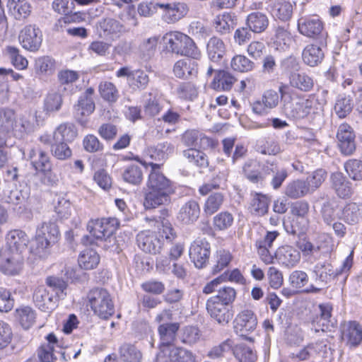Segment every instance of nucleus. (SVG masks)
<instances>
[{
	"label": "nucleus",
	"mask_w": 362,
	"mask_h": 362,
	"mask_svg": "<svg viewBox=\"0 0 362 362\" xmlns=\"http://www.w3.org/2000/svg\"><path fill=\"white\" fill-rule=\"evenodd\" d=\"M138 246L146 253L156 255L160 253L163 243L157 235L150 230L140 232L136 237Z\"/></svg>",
	"instance_id": "obj_12"
},
{
	"label": "nucleus",
	"mask_w": 362,
	"mask_h": 362,
	"mask_svg": "<svg viewBox=\"0 0 362 362\" xmlns=\"http://www.w3.org/2000/svg\"><path fill=\"white\" fill-rule=\"evenodd\" d=\"M224 202V195L221 192H215L209 196L204 206V211L208 215L216 212Z\"/></svg>",
	"instance_id": "obj_52"
},
{
	"label": "nucleus",
	"mask_w": 362,
	"mask_h": 362,
	"mask_svg": "<svg viewBox=\"0 0 362 362\" xmlns=\"http://www.w3.org/2000/svg\"><path fill=\"white\" fill-rule=\"evenodd\" d=\"M16 316L25 329L30 328L35 322L36 314L30 307L25 306L16 310Z\"/></svg>",
	"instance_id": "obj_51"
},
{
	"label": "nucleus",
	"mask_w": 362,
	"mask_h": 362,
	"mask_svg": "<svg viewBox=\"0 0 362 362\" xmlns=\"http://www.w3.org/2000/svg\"><path fill=\"white\" fill-rule=\"evenodd\" d=\"M199 214L200 208L197 202L189 200L181 206L177 219L182 224L190 225L197 221Z\"/></svg>",
	"instance_id": "obj_18"
},
{
	"label": "nucleus",
	"mask_w": 362,
	"mask_h": 362,
	"mask_svg": "<svg viewBox=\"0 0 362 362\" xmlns=\"http://www.w3.org/2000/svg\"><path fill=\"white\" fill-rule=\"evenodd\" d=\"M361 217L362 211L356 203H349L342 209L341 218L349 224L358 223Z\"/></svg>",
	"instance_id": "obj_45"
},
{
	"label": "nucleus",
	"mask_w": 362,
	"mask_h": 362,
	"mask_svg": "<svg viewBox=\"0 0 362 362\" xmlns=\"http://www.w3.org/2000/svg\"><path fill=\"white\" fill-rule=\"evenodd\" d=\"M182 141L186 146H198L203 148L210 147L212 145V141L210 138L195 129L186 131L182 134Z\"/></svg>",
	"instance_id": "obj_24"
},
{
	"label": "nucleus",
	"mask_w": 362,
	"mask_h": 362,
	"mask_svg": "<svg viewBox=\"0 0 362 362\" xmlns=\"http://www.w3.org/2000/svg\"><path fill=\"white\" fill-rule=\"evenodd\" d=\"M268 10L273 17L286 21L292 16L293 5L286 0H269Z\"/></svg>",
	"instance_id": "obj_20"
},
{
	"label": "nucleus",
	"mask_w": 362,
	"mask_h": 362,
	"mask_svg": "<svg viewBox=\"0 0 362 362\" xmlns=\"http://www.w3.org/2000/svg\"><path fill=\"white\" fill-rule=\"evenodd\" d=\"M163 9V19L168 23H173L182 18L187 13L188 8L184 3L160 4Z\"/></svg>",
	"instance_id": "obj_17"
},
{
	"label": "nucleus",
	"mask_w": 362,
	"mask_h": 362,
	"mask_svg": "<svg viewBox=\"0 0 362 362\" xmlns=\"http://www.w3.org/2000/svg\"><path fill=\"white\" fill-rule=\"evenodd\" d=\"M173 152L174 146L168 141L149 146L146 150V155L156 161H165Z\"/></svg>",
	"instance_id": "obj_28"
},
{
	"label": "nucleus",
	"mask_w": 362,
	"mask_h": 362,
	"mask_svg": "<svg viewBox=\"0 0 362 362\" xmlns=\"http://www.w3.org/2000/svg\"><path fill=\"white\" fill-rule=\"evenodd\" d=\"M23 259L17 249L3 247L0 249V271L10 276L20 273L23 268Z\"/></svg>",
	"instance_id": "obj_7"
},
{
	"label": "nucleus",
	"mask_w": 362,
	"mask_h": 362,
	"mask_svg": "<svg viewBox=\"0 0 362 362\" xmlns=\"http://www.w3.org/2000/svg\"><path fill=\"white\" fill-rule=\"evenodd\" d=\"M76 117L78 122L84 128L88 127V117L95 110V103L93 99L79 98L78 103L75 105Z\"/></svg>",
	"instance_id": "obj_22"
},
{
	"label": "nucleus",
	"mask_w": 362,
	"mask_h": 362,
	"mask_svg": "<svg viewBox=\"0 0 362 362\" xmlns=\"http://www.w3.org/2000/svg\"><path fill=\"white\" fill-rule=\"evenodd\" d=\"M29 243V238L27 234L21 230H12L6 235V245L4 247H9L12 249H17L18 252L26 247Z\"/></svg>",
	"instance_id": "obj_32"
},
{
	"label": "nucleus",
	"mask_w": 362,
	"mask_h": 362,
	"mask_svg": "<svg viewBox=\"0 0 362 362\" xmlns=\"http://www.w3.org/2000/svg\"><path fill=\"white\" fill-rule=\"evenodd\" d=\"M341 339L351 347L358 346L362 341V327L355 322H345L341 326Z\"/></svg>",
	"instance_id": "obj_15"
},
{
	"label": "nucleus",
	"mask_w": 362,
	"mask_h": 362,
	"mask_svg": "<svg viewBox=\"0 0 362 362\" xmlns=\"http://www.w3.org/2000/svg\"><path fill=\"white\" fill-rule=\"evenodd\" d=\"M78 262L81 268L93 269L100 262V256L95 250L86 248L80 253Z\"/></svg>",
	"instance_id": "obj_39"
},
{
	"label": "nucleus",
	"mask_w": 362,
	"mask_h": 362,
	"mask_svg": "<svg viewBox=\"0 0 362 362\" xmlns=\"http://www.w3.org/2000/svg\"><path fill=\"white\" fill-rule=\"evenodd\" d=\"M8 12L18 21L23 20L30 16L31 6L27 0H7Z\"/></svg>",
	"instance_id": "obj_29"
},
{
	"label": "nucleus",
	"mask_w": 362,
	"mask_h": 362,
	"mask_svg": "<svg viewBox=\"0 0 362 362\" xmlns=\"http://www.w3.org/2000/svg\"><path fill=\"white\" fill-rule=\"evenodd\" d=\"M123 179L125 182L132 185H139L143 180L141 168L137 165L129 166L123 173Z\"/></svg>",
	"instance_id": "obj_59"
},
{
	"label": "nucleus",
	"mask_w": 362,
	"mask_h": 362,
	"mask_svg": "<svg viewBox=\"0 0 362 362\" xmlns=\"http://www.w3.org/2000/svg\"><path fill=\"white\" fill-rule=\"evenodd\" d=\"M98 89L100 96L106 101L113 103L119 98V92L116 86L112 82H101Z\"/></svg>",
	"instance_id": "obj_54"
},
{
	"label": "nucleus",
	"mask_w": 362,
	"mask_h": 362,
	"mask_svg": "<svg viewBox=\"0 0 362 362\" xmlns=\"http://www.w3.org/2000/svg\"><path fill=\"white\" fill-rule=\"evenodd\" d=\"M269 203V199L267 195L255 193L250 202V213L257 216L264 215L268 211Z\"/></svg>",
	"instance_id": "obj_44"
},
{
	"label": "nucleus",
	"mask_w": 362,
	"mask_h": 362,
	"mask_svg": "<svg viewBox=\"0 0 362 362\" xmlns=\"http://www.w3.org/2000/svg\"><path fill=\"white\" fill-rule=\"evenodd\" d=\"M292 42L291 35L284 28L279 27L276 30L274 44L277 46V49L284 50Z\"/></svg>",
	"instance_id": "obj_61"
},
{
	"label": "nucleus",
	"mask_w": 362,
	"mask_h": 362,
	"mask_svg": "<svg viewBox=\"0 0 362 362\" xmlns=\"http://www.w3.org/2000/svg\"><path fill=\"white\" fill-rule=\"evenodd\" d=\"M100 30L103 32L100 33L101 36L104 37H114L119 33L126 30L125 26L113 18H105L99 23Z\"/></svg>",
	"instance_id": "obj_33"
},
{
	"label": "nucleus",
	"mask_w": 362,
	"mask_h": 362,
	"mask_svg": "<svg viewBox=\"0 0 362 362\" xmlns=\"http://www.w3.org/2000/svg\"><path fill=\"white\" fill-rule=\"evenodd\" d=\"M354 102L351 96L339 95L335 101L334 111L339 118L347 117L352 111Z\"/></svg>",
	"instance_id": "obj_41"
},
{
	"label": "nucleus",
	"mask_w": 362,
	"mask_h": 362,
	"mask_svg": "<svg viewBox=\"0 0 362 362\" xmlns=\"http://www.w3.org/2000/svg\"><path fill=\"white\" fill-rule=\"evenodd\" d=\"M337 138L342 153L350 155L355 151V134L351 126L347 124H341L338 128Z\"/></svg>",
	"instance_id": "obj_13"
},
{
	"label": "nucleus",
	"mask_w": 362,
	"mask_h": 362,
	"mask_svg": "<svg viewBox=\"0 0 362 362\" xmlns=\"http://www.w3.org/2000/svg\"><path fill=\"white\" fill-rule=\"evenodd\" d=\"M289 83L292 87L303 91H309L313 86V79L303 72H291Z\"/></svg>",
	"instance_id": "obj_42"
},
{
	"label": "nucleus",
	"mask_w": 362,
	"mask_h": 362,
	"mask_svg": "<svg viewBox=\"0 0 362 362\" xmlns=\"http://www.w3.org/2000/svg\"><path fill=\"white\" fill-rule=\"evenodd\" d=\"M62 104V95L57 92L49 93L45 99V109L48 112L57 111Z\"/></svg>",
	"instance_id": "obj_64"
},
{
	"label": "nucleus",
	"mask_w": 362,
	"mask_h": 362,
	"mask_svg": "<svg viewBox=\"0 0 362 362\" xmlns=\"http://www.w3.org/2000/svg\"><path fill=\"white\" fill-rule=\"evenodd\" d=\"M195 59L190 57L177 61L173 67L175 76L187 78L191 76H196L198 72V64Z\"/></svg>",
	"instance_id": "obj_25"
},
{
	"label": "nucleus",
	"mask_w": 362,
	"mask_h": 362,
	"mask_svg": "<svg viewBox=\"0 0 362 362\" xmlns=\"http://www.w3.org/2000/svg\"><path fill=\"white\" fill-rule=\"evenodd\" d=\"M279 100V95L275 90H267L262 95V100H257L254 103L252 110L258 115L265 114L269 110L276 107Z\"/></svg>",
	"instance_id": "obj_21"
},
{
	"label": "nucleus",
	"mask_w": 362,
	"mask_h": 362,
	"mask_svg": "<svg viewBox=\"0 0 362 362\" xmlns=\"http://www.w3.org/2000/svg\"><path fill=\"white\" fill-rule=\"evenodd\" d=\"M120 358L123 362H140L141 353L134 345L124 344L119 348Z\"/></svg>",
	"instance_id": "obj_48"
},
{
	"label": "nucleus",
	"mask_w": 362,
	"mask_h": 362,
	"mask_svg": "<svg viewBox=\"0 0 362 362\" xmlns=\"http://www.w3.org/2000/svg\"><path fill=\"white\" fill-rule=\"evenodd\" d=\"M233 223V217L231 214L224 211L221 212L214 217V227L219 230H224L230 228Z\"/></svg>",
	"instance_id": "obj_60"
},
{
	"label": "nucleus",
	"mask_w": 362,
	"mask_h": 362,
	"mask_svg": "<svg viewBox=\"0 0 362 362\" xmlns=\"http://www.w3.org/2000/svg\"><path fill=\"white\" fill-rule=\"evenodd\" d=\"M184 156L188 159L189 162L194 163L199 167H206L208 165V160L206 155L194 148H190L183 151Z\"/></svg>",
	"instance_id": "obj_58"
},
{
	"label": "nucleus",
	"mask_w": 362,
	"mask_h": 362,
	"mask_svg": "<svg viewBox=\"0 0 362 362\" xmlns=\"http://www.w3.org/2000/svg\"><path fill=\"white\" fill-rule=\"evenodd\" d=\"M47 343L42 344L38 351V357L41 362H53L56 357L54 355L55 346H58V340L53 334H49L46 337Z\"/></svg>",
	"instance_id": "obj_34"
},
{
	"label": "nucleus",
	"mask_w": 362,
	"mask_h": 362,
	"mask_svg": "<svg viewBox=\"0 0 362 362\" xmlns=\"http://www.w3.org/2000/svg\"><path fill=\"white\" fill-rule=\"evenodd\" d=\"M164 49L167 52L199 59L201 52L194 41L187 35L175 31L166 33L163 37Z\"/></svg>",
	"instance_id": "obj_3"
},
{
	"label": "nucleus",
	"mask_w": 362,
	"mask_h": 362,
	"mask_svg": "<svg viewBox=\"0 0 362 362\" xmlns=\"http://www.w3.org/2000/svg\"><path fill=\"white\" fill-rule=\"evenodd\" d=\"M332 187L339 197H349L352 194L351 184L341 173H333L331 176Z\"/></svg>",
	"instance_id": "obj_31"
},
{
	"label": "nucleus",
	"mask_w": 362,
	"mask_h": 362,
	"mask_svg": "<svg viewBox=\"0 0 362 362\" xmlns=\"http://www.w3.org/2000/svg\"><path fill=\"white\" fill-rule=\"evenodd\" d=\"M249 314L247 310L240 313L234 320V332L241 340L249 339Z\"/></svg>",
	"instance_id": "obj_40"
},
{
	"label": "nucleus",
	"mask_w": 362,
	"mask_h": 362,
	"mask_svg": "<svg viewBox=\"0 0 362 362\" xmlns=\"http://www.w3.org/2000/svg\"><path fill=\"white\" fill-rule=\"evenodd\" d=\"M235 23L233 16L228 13H224L221 15H218L214 20V28L216 30L221 34L230 33Z\"/></svg>",
	"instance_id": "obj_49"
},
{
	"label": "nucleus",
	"mask_w": 362,
	"mask_h": 362,
	"mask_svg": "<svg viewBox=\"0 0 362 362\" xmlns=\"http://www.w3.org/2000/svg\"><path fill=\"white\" fill-rule=\"evenodd\" d=\"M31 164L37 171L45 174L50 172L52 164L48 155L40 149L31 150L29 156Z\"/></svg>",
	"instance_id": "obj_30"
},
{
	"label": "nucleus",
	"mask_w": 362,
	"mask_h": 362,
	"mask_svg": "<svg viewBox=\"0 0 362 362\" xmlns=\"http://www.w3.org/2000/svg\"><path fill=\"white\" fill-rule=\"evenodd\" d=\"M298 28L302 35L308 37H315L321 33L323 25L316 17L304 18L298 21Z\"/></svg>",
	"instance_id": "obj_23"
},
{
	"label": "nucleus",
	"mask_w": 362,
	"mask_h": 362,
	"mask_svg": "<svg viewBox=\"0 0 362 362\" xmlns=\"http://www.w3.org/2000/svg\"><path fill=\"white\" fill-rule=\"evenodd\" d=\"M302 57L306 64L315 66L322 61L324 53L320 47L315 45H308L304 48Z\"/></svg>",
	"instance_id": "obj_37"
},
{
	"label": "nucleus",
	"mask_w": 362,
	"mask_h": 362,
	"mask_svg": "<svg viewBox=\"0 0 362 362\" xmlns=\"http://www.w3.org/2000/svg\"><path fill=\"white\" fill-rule=\"evenodd\" d=\"M325 348L326 345L322 342L312 343L292 353L290 357L297 361H307L315 358Z\"/></svg>",
	"instance_id": "obj_27"
},
{
	"label": "nucleus",
	"mask_w": 362,
	"mask_h": 362,
	"mask_svg": "<svg viewBox=\"0 0 362 362\" xmlns=\"http://www.w3.org/2000/svg\"><path fill=\"white\" fill-rule=\"evenodd\" d=\"M269 25V18L264 13H250V31L256 33L264 32Z\"/></svg>",
	"instance_id": "obj_46"
},
{
	"label": "nucleus",
	"mask_w": 362,
	"mask_h": 362,
	"mask_svg": "<svg viewBox=\"0 0 362 362\" xmlns=\"http://www.w3.org/2000/svg\"><path fill=\"white\" fill-rule=\"evenodd\" d=\"M167 354L172 362H196L195 356L185 349L173 347Z\"/></svg>",
	"instance_id": "obj_50"
},
{
	"label": "nucleus",
	"mask_w": 362,
	"mask_h": 362,
	"mask_svg": "<svg viewBox=\"0 0 362 362\" xmlns=\"http://www.w3.org/2000/svg\"><path fill=\"white\" fill-rule=\"evenodd\" d=\"M309 192L307 182L301 180H293L285 187V194L291 199H298L305 196Z\"/></svg>",
	"instance_id": "obj_38"
},
{
	"label": "nucleus",
	"mask_w": 362,
	"mask_h": 362,
	"mask_svg": "<svg viewBox=\"0 0 362 362\" xmlns=\"http://www.w3.org/2000/svg\"><path fill=\"white\" fill-rule=\"evenodd\" d=\"M314 272L316 275V279L320 282L327 284L330 281L337 273L333 270V267L329 264H317L315 266Z\"/></svg>",
	"instance_id": "obj_53"
},
{
	"label": "nucleus",
	"mask_w": 362,
	"mask_h": 362,
	"mask_svg": "<svg viewBox=\"0 0 362 362\" xmlns=\"http://www.w3.org/2000/svg\"><path fill=\"white\" fill-rule=\"evenodd\" d=\"M217 298H209L206 302V309L210 316L218 324L226 325L232 318L228 305L218 303Z\"/></svg>",
	"instance_id": "obj_16"
},
{
	"label": "nucleus",
	"mask_w": 362,
	"mask_h": 362,
	"mask_svg": "<svg viewBox=\"0 0 362 362\" xmlns=\"http://www.w3.org/2000/svg\"><path fill=\"white\" fill-rule=\"evenodd\" d=\"M207 52L212 61L216 62L219 60L225 53L223 42L218 37H211L207 43Z\"/></svg>",
	"instance_id": "obj_47"
},
{
	"label": "nucleus",
	"mask_w": 362,
	"mask_h": 362,
	"mask_svg": "<svg viewBox=\"0 0 362 362\" xmlns=\"http://www.w3.org/2000/svg\"><path fill=\"white\" fill-rule=\"evenodd\" d=\"M151 169L146 183L144 206L154 209L170 202L175 192L172 182L160 170L161 164L149 163Z\"/></svg>",
	"instance_id": "obj_1"
},
{
	"label": "nucleus",
	"mask_w": 362,
	"mask_h": 362,
	"mask_svg": "<svg viewBox=\"0 0 362 362\" xmlns=\"http://www.w3.org/2000/svg\"><path fill=\"white\" fill-rule=\"evenodd\" d=\"M118 226L119 222L117 218H103L90 220L87 225V229L95 238L104 239L105 241L109 240L111 243L115 241V238L112 235Z\"/></svg>",
	"instance_id": "obj_6"
},
{
	"label": "nucleus",
	"mask_w": 362,
	"mask_h": 362,
	"mask_svg": "<svg viewBox=\"0 0 362 362\" xmlns=\"http://www.w3.org/2000/svg\"><path fill=\"white\" fill-rule=\"evenodd\" d=\"M179 329L177 323H163L158 327L160 335V352L156 356V362H168L167 352L170 350V345L173 343L176 333Z\"/></svg>",
	"instance_id": "obj_8"
},
{
	"label": "nucleus",
	"mask_w": 362,
	"mask_h": 362,
	"mask_svg": "<svg viewBox=\"0 0 362 362\" xmlns=\"http://www.w3.org/2000/svg\"><path fill=\"white\" fill-rule=\"evenodd\" d=\"M235 81V78L230 73L219 70L216 72L211 87L216 90L226 91L230 90Z\"/></svg>",
	"instance_id": "obj_35"
},
{
	"label": "nucleus",
	"mask_w": 362,
	"mask_h": 362,
	"mask_svg": "<svg viewBox=\"0 0 362 362\" xmlns=\"http://www.w3.org/2000/svg\"><path fill=\"white\" fill-rule=\"evenodd\" d=\"M214 258L215 264L212 271L214 274H216L228 265L232 259V256L228 251L219 250L216 252Z\"/></svg>",
	"instance_id": "obj_57"
},
{
	"label": "nucleus",
	"mask_w": 362,
	"mask_h": 362,
	"mask_svg": "<svg viewBox=\"0 0 362 362\" xmlns=\"http://www.w3.org/2000/svg\"><path fill=\"white\" fill-rule=\"evenodd\" d=\"M60 233L58 226L52 221H44L37 226L35 241L30 247L31 252L40 258H45L49 249L57 242Z\"/></svg>",
	"instance_id": "obj_2"
},
{
	"label": "nucleus",
	"mask_w": 362,
	"mask_h": 362,
	"mask_svg": "<svg viewBox=\"0 0 362 362\" xmlns=\"http://www.w3.org/2000/svg\"><path fill=\"white\" fill-rule=\"evenodd\" d=\"M88 300L95 314L107 319L115 311V306L110 293L104 288H94L88 294Z\"/></svg>",
	"instance_id": "obj_4"
},
{
	"label": "nucleus",
	"mask_w": 362,
	"mask_h": 362,
	"mask_svg": "<svg viewBox=\"0 0 362 362\" xmlns=\"http://www.w3.org/2000/svg\"><path fill=\"white\" fill-rule=\"evenodd\" d=\"M276 262L287 268L296 267L300 260V253L293 246L279 247L275 252Z\"/></svg>",
	"instance_id": "obj_14"
},
{
	"label": "nucleus",
	"mask_w": 362,
	"mask_h": 362,
	"mask_svg": "<svg viewBox=\"0 0 362 362\" xmlns=\"http://www.w3.org/2000/svg\"><path fill=\"white\" fill-rule=\"evenodd\" d=\"M320 316H317L313 321V326L316 332L320 330L326 332L334 326L335 322L332 319V307L329 303L319 305Z\"/></svg>",
	"instance_id": "obj_19"
},
{
	"label": "nucleus",
	"mask_w": 362,
	"mask_h": 362,
	"mask_svg": "<svg viewBox=\"0 0 362 362\" xmlns=\"http://www.w3.org/2000/svg\"><path fill=\"white\" fill-rule=\"evenodd\" d=\"M210 252L209 243L205 238H197L191 243L189 256L194 266L198 269H202L208 263Z\"/></svg>",
	"instance_id": "obj_9"
},
{
	"label": "nucleus",
	"mask_w": 362,
	"mask_h": 362,
	"mask_svg": "<svg viewBox=\"0 0 362 362\" xmlns=\"http://www.w3.org/2000/svg\"><path fill=\"white\" fill-rule=\"evenodd\" d=\"M323 103L315 95H309L308 98L299 99L293 103L291 107H286V111L289 117L294 119H302L322 111Z\"/></svg>",
	"instance_id": "obj_5"
},
{
	"label": "nucleus",
	"mask_w": 362,
	"mask_h": 362,
	"mask_svg": "<svg viewBox=\"0 0 362 362\" xmlns=\"http://www.w3.org/2000/svg\"><path fill=\"white\" fill-rule=\"evenodd\" d=\"M117 78H127V81L133 90H144L149 82L148 74L141 69L132 70L129 66H123L115 72Z\"/></svg>",
	"instance_id": "obj_10"
},
{
	"label": "nucleus",
	"mask_w": 362,
	"mask_h": 362,
	"mask_svg": "<svg viewBox=\"0 0 362 362\" xmlns=\"http://www.w3.org/2000/svg\"><path fill=\"white\" fill-rule=\"evenodd\" d=\"M254 148L257 151L265 155H276L281 151V148L276 141L266 137L257 139Z\"/></svg>",
	"instance_id": "obj_43"
},
{
	"label": "nucleus",
	"mask_w": 362,
	"mask_h": 362,
	"mask_svg": "<svg viewBox=\"0 0 362 362\" xmlns=\"http://www.w3.org/2000/svg\"><path fill=\"white\" fill-rule=\"evenodd\" d=\"M235 291L232 287L223 286L220 288L216 296H212L210 298H217L216 301L218 303L229 305L235 298Z\"/></svg>",
	"instance_id": "obj_62"
},
{
	"label": "nucleus",
	"mask_w": 362,
	"mask_h": 362,
	"mask_svg": "<svg viewBox=\"0 0 362 362\" xmlns=\"http://www.w3.org/2000/svg\"><path fill=\"white\" fill-rule=\"evenodd\" d=\"M77 136V130L71 123L61 124L53 133V141L55 142H71Z\"/></svg>",
	"instance_id": "obj_36"
},
{
	"label": "nucleus",
	"mask_w": 362,
	"mask_h": 362,
	"mask_svg": "<svg viewBox=\"0 0 362 362\" xmlns=\"http://www.w3.org/2000/svg\"><path fill=\"white\" fill-rule=\"evenodd\" d=\"M344 169L354 180H362V161L358 159H350L344 163Z\"/></svg>",
	"instance_id": "obj_56"
},
{
	"label": "nucleus",
	"mask_w": 362,
	"mask_h": 362,
	"mask_svg": "<svg viewBox=\"0 0 362 362\" xmlns=\"http://www.w3.org/2000/svg\"><path fill=\"white\" fill-rule=\"evenodd\" d=\"M18 39L24 49L30 52H35L37 51L41 46L42 33L37 26L28 25L21 30Z\"/></svg>",
	"instance_id": "obj_11"
},
{
	"label": "nucleus",
	"mask_w": 362,
	"mask_h": 362,
	"mask_svg": "<svg viewBox=\"0 0 362 362\" xmlns=\"http://www.w3.org/2000/svg\"><path fill=\"white\" fill-rule=\"evenodd\" d=\"M5 50L16 68L18 69H25L27 68L28 62L24 57L20 54V51L17 47L7 46Z\"/></svg>",
	"instance_id": "obj_55"
},
{
	"label": "nucleus",
	"mask_w": 362,
	"mask_h": 362,
	"mask_svg": "<svg viewBox=\"0 0 362 362\" xmlns=\"http://www.w3.org/2000/svg\"><path fill=\"white\" fill-rule=\"evenodd\" d=\"M33 300L42 311L50 312L55 307L53 295L50 294L44 286H38L34 291Z\"/></svg>",
	"instance_id": "obj_26"
},
{
	"label": "nucleus",
	"mask_w": 362,
	"mask_h": 362,
	"mask_svg": "<svg viewBox=\"0 0 362 362\" xmlns=\"http://www.w3.org/2000/svg\"><path fill=\"white\" fill-rule=\"evenodd\" d=\"M54 211L61 218H67L71 212V204L64 197H58L54 205Z\"/></svg>",
	"instance_id": "obj_63"
}]
</instances>
